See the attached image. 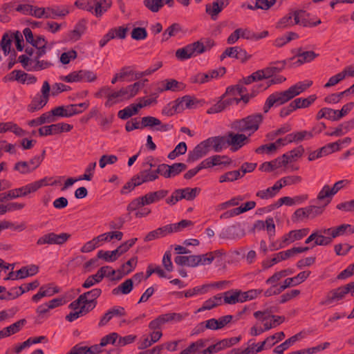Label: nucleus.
Returning a JSON list of instances; mask_svg holds the SVG:
<instances>
[{
  "mask_svg": "<svg viewBox=\"0 0 354 354\" xmlns=\"http://www.w3.org/2000/svg\"><path fill=\"white\" fill-rule=\"evenodd\" d=\"M57 124L45 126L39 129L38 132L40 136H47L53 134H58Z\"/></svg>",
  "mask_w": 354,
  "mask_h": 354,
  "instance_id": "obj_57",
  "label": "nucleus"
},
{
  "mask_svg": "<svg viewBox=\"0 0 354 354\" xmlns=\"http://www.w3.org/2000/svg\"><path fill=\"white\" fill-rule=\"evenodd\" d=\"M265 75L262 70H258L254 72L250 75L243 78V82L245 84H250L256 81H260L265 79Z\"/></svg>",
  "mask_w": 354,
  "mask_h": 354,
  "instance_id": "obj_58",
  "label": "nucleus"
},
{
  "mask_svg": "<svg viewBox=\"0 0 354 354\" xmlns=\"http://www.w3.org/2000/svg\"><path fill=\"white\" fill-rule=\"evenodd\" d=\"M25 292L23 289H1V300L2 299H12Z\"/></svg>",
  "mask_w": 354,
  "mask_h": 354,
  "instance_id": "obj_48",
  "label": "nucleus"
},
{
  "mask_svg": "<svg viewBox=\"0 0 354 354\" xmlns=\"http://www.w3.org/2000/svg\"><path fill=\"white\" fill-rule=\"evenodd\" d=\"M180 104V102L177 99L169 103L162 109V114L166 116H172L177 113L182 112V106Z\"/></svg>",
  "mask_w": 354,
  "mask_h": 354,
  "instance_id": "obj_34",
  "label": "nucleus"
},
{
  "mask_svg": "<svg viewBox=\"0 0 354 354\" xmlns=\"http://www.w3.org/2000/svg\"><path fill=\"white\" fill-rule=\"evenodd\" d=\"M160 84L164 86V88H158L157 91L159 93L167 91L176 92L183 91L185 88V85L183 82H178L174 79H167L160 82Z\"/></svg>",
  "mask_w": 354,
  "mask_h": 354,
  "instance_id": "obj_19",
  "label": "nucleus"
},
{
  "mask_svg": "<svg viewBox=\"0 0 354 354\" xmlns=\"http://www.w3.org/2000/svg\"><path fill=\"white\" fill-rule=\"evenodd\" d=\"M221 304H223V296L221 295H218L214 296L213 298L207 300L199 310H210L216 306L221 305Z\"/></svg>",
  "mask_w": 354,
  "mask_h": 354,
  "instance_id": "obj_47",
  "label": "nucleus"
},
{
  "mask_svg": "<svg viewBox=\"0 0 354 354\" xmlns=\"http://www.w3.org/2000/svg\"><path fill=\"white\" fill-rule=\"evenodd\" d=\"M182 31L181 26L178 23L172 24L162 34V41H167L169 38L176 36Z\"/></svg>",
  "mask_w": 354,
  "mask_h": 354,
  "instance_id": "obj_40",
  "label": "nucleus"
},
{
  "mask_svg": "<svg viewBox=\"0 0 354 354\" xmlns=\"http://www.w3.org/2000/svg\"><path fill=\"white\" fill-rule=\"evenodd\" d=\"M279 160V159L275 158L272 161L265 162L261 165L259 169L266 172H271L281 167Z\"/></svg>",
  "mask_w": 354,
  "mask_h": 354,
  "instance_id": "obj_52",
  "label": "nucleus"
},
{
  "mask_svg": "<svg viewBox=\"0 0 354 354\" xmlns=\"http://www.w3.org/2000/svg\"><path fill=\"white\" fill-rule=\"evenodd\" d=\"M167 168L168 171L166 174L168 176V177L172 178L185 171L187 169V165L185 163L178 162L169 165Z\"/></svg>",
  "mask_w": 354,
  "mask_h": 354,
  "instance_id": "obj_42",
  "label": "nucleus"
},
{
  "mask_svg": "<svg viewBox=\"0 0 354 354\" xmlns=\"http://www.w3.org/2000/svg\"><path fill=\"white\" fill-rule=\"evenodd\" d=\"M223 10V8L215 0L212 4H207L205 11L211 16L212 19H216L217 15Z\"/></svg>",
  "mask_w": 354,
  "mask_h": 354,
  "instance_id": "obj_50",
  "label": "nucleus"
},
{
  "mask_svg": "<svg viewBox=\"0 0 354 354\" xmlns=\"http://www.w3.org/2000/svg\"><path fill=\"white\" fill-rule=\"evenodd\" d=\"M138 108L136 104H131L124 109L120 110L118 113V116L122 120H127L138 113Z\"/></svg>",
  "mask_w": 354,
  "mask_h": 354,
  "instance_id": "obj_38",
  "label": "nucleus"
},
{
  "mask_svg": "<svg viewBox=\"0 0 354 354\" xmlns=\"http://www.w3.org/2000/svg\"><path fill=\"white\" fill-rule=\"evenodd\" d=\"M310 274V271H303L299 272L296 277L287 278L285 279L283 284L280 288H290V286H296L306 279Z\"/></svg>",
  "mask_w": 354,
  "mask_h": 354,
  "instance_id": "obj_23",
  "label": "nucleus"
},
{
  "mask_svg": "<svg viewBox=\"0 0 354 354\" xmlns=\"http://www.w3.org/2000/svg\"><path fill=\"white\" fill-rule=\"evenodd\" d=\"M349 290L350 289H333L328 293L324 304L331 306L336 305L348 294Z\"/></svg>",
  "mask_w": 354,
  "mask_h": 354,
  "instance_id": "obj_16",
  "label": "nucleus"
},
{
  "mask_svg": "<svg viewBox=\"0 0 354 354\" xmlns=\"http://www.w3.org/2000/svg\"><path fill=\"white\" fill-rule=\"evenodd\" d=\"M292 257V254L290 250H288L286 251H282L275 254V257H273L270 261V264L268 267H270L281 261L286 260L289 257Z\"/></svg>",
  "mask_w": 354,
  "mask_h": 354,
  "instance_id": "obj_60",
  "label": "nucleus"
},
{
  "mask_svg": "<svg viewBox=\"0 0 354 354\" xmlns=\"http://www.w3.org/2000/svg\"><path fill=\"white\" fill-rule=\"evenodd\" d=\"M70 308L72 309L73 311L70 313L66 317V320L70 322L76 320L80 317L88 313L81 305L73 307L71 303L70 304Z\"/></svg>",
  "mask_w": 354,
  "mask_h": 354,
  "instance_id": "obj_39",
  "label": "nucleus"
},
{
  "mask_svg": "<svg viewBox=\"0 0 354 354\" xmlns=\"http://www.w3.org/2000/svg\"><path fill=\"white\" fill-rule=\"evenodd\" d=\"M312 84L313 81L306 80L304 82H299L289 87L288 89L289 90L290 94L294 98L295 97L299 95L300 93H303L309 87H310Z\"/></svg>",
  "mask_w": 354,
  "mask_h": 354,
  "instance_id": "obj_30",
  "label": "nucleus"
},
{
  "mask_svg": "<svg viewBox=\"0 0 354 354\" xmlns=\"http://www.w3.org/2000/svg\"><path fill=\"white\" fill-rule=\"evenodd\" d=\"M25 323H26L25 319H21L11 325H10L9 326H7V327L4 328L3 329H1V338L9 337L11 335L17 333L21 328V327L24 325Z\"/></svg>",
  "mask_w": 354,
  "mask_h": 354,
  "instance_id": "obj_36",
  "label": "nucleus"
},
{
  "mask_svg": "<svg viewBox=\"0 0 354 354\" xmlns=\"http://www.w3.org/2000/svg\"><path fill=\"white\" fill-rule=\"evenodd\" d=\"M334 195H335V194L330 186L325 185L318 193L317 200L320 202L324 201V205L323 206L325 207L330 203Z\"/></svg>",
  "mask_w": 354,
  "mask_h": 354,
  "instance_id": "obj_26",
  "label": "nucleus"
},
{
  "mask_svg": "<svg viewBox=\"0 0 354 354\" xmlns=\"http://www.w3.org/2000/svg\"><path fill=\"white\" fill-rule=\"evenodd\" d=\"M100 293V289H91L90 291L80 295L77 300L72 302V306L81 305L87 312H89L95 306V301Z\"/></svg>",
  "mask_w": 354,
  "mask_h": 354,
  "instance_id": "obj_8",
  "label": "nucleus"
},
{
  "mask_svg": "<svg viewBox=\"0 0 354 354\" xmlns=\"http://www.w3.org/2000/svg\"><path fill=\"white\" fill-rule=\"evenodd\" d=\"M288 62L287 59H285V60H283L281 62H276L274 64L277 66H269V67H266L263 69H261L262 71L263 72V75H264L265 79H268V78L272 77L274 74L282 71L285 68Z\"/></svg>",
  "mask_w": 354,
  "mask_h": 354,
  "instance_id": "obj_28",
  "label": "nucleus"
},
{
  "mask_svg": "<svg viewBox=\"0 0 354 354\" xmlns=\"http://www.w3.org/2000/svg\"><path fill=\"white\" fill-rule=\"evenodd\" d=\"M319 56V54L313 50L305 51L304 53H299V59L290 64V67L301 66L305 63L313 61Z\"/></svg>",
  "mask_w": 354,
  "mask_h": 354,
  "instance_id": "obj_25",
  "label": "nucleus"
},
{
  "mask_svg": "<svg viewBox=\"0 0 354 354\" xmlns=\"http://www.w3.org/2000/svg\"><path fill=\"white\" fill-rule=\"evenodd\" d=\"M308 196L303 195L299 196H296L295 198H290L289 196H284L279 198L275 203L270 205L268 207V211H271L274 209L279 208L282 205H286L288 206L293 205L295 202L304 201L307 200Z\"/></svg>",
  "mask_w": 354,
  "mask_h": 354,
  "instance_id": "obj_18",
  "label": "nucleus"
},
{
  "mask_svg": "<svg viewBox=\"0 0 354 354\" xmlns=\"http://www.w3.org/2000/svg\"><path fill=\"white\" fill-rule=\"evenodd\" d=\"M12 132L17 136L22 137L26 135V131L12 122H1V133Z\"/></svg>",
  "mask_w": 354,
  "mask_h": 354,
  "instance_id": "obj_31",
  "label": "nucleus"
},
{
  "mask_svg": "<svg viewBox=\"0 0 354 354\" xmlns=\"http://www.w3.org/2000/svg\"><path fill=\"white\" fill-rule=\"evenodd\" d=\"M227 144L230 147V151L236 152L241 149L243 146L248 145L250 142L249 136L241 132L228 131L226 133Z\"/></svg>",
  "mask_w": 354,
  "mask_h": 354,
  "instance_id": "obj_9",
  "label": "nucleus"
},
{
  "mask_svg": "<svg viewBox=\"0 0 354 354\" xmlns=\"http://www.w3.org/2000/svg\"><path fill=\"white\" fill-rule=\"evenodd\" d=\"M176 57L180 61L188 59L193 57L189 45L179 48L176 51Z\"/></svg>",
  "mask_w": 354,
  "mask_h": 354,
  "instance_id": "obj_51",
  "label": "nucleus"
},
{
  "mask_svg": "<svg viewBox=\"0 0 354 354\" xmlns=\"http://www.w3.org/2000/svg\"><path fill=\"white\" fill-rule=\"evenodd\" d=\"M308 231L309 230L308 228L292 230L283 236V242L288 243L289 240H290V242H293L296 240H300L307 235Z\"/></svg>",
  "mask_w": 354,
  "mask_h": 354,
  "instance_id": "obj_33",
  "label": "nucleus"
},
{
  "mask_svg": "<svg viewBox=\"0 0 354 354\" xmlns=\"http://www.w3.org/2000/svg\"><path fill=\"white\" fill-rule=\"evenodd\" d=\"M112 5L111 0H100L95 1V15L100 17L105 12H106Z\"/></svg>",
  "mask_w": 354,
  "mask_h": 354,
  "instance_id": "obj_35",
  "label": "nucleus"
},
{
  "mask_svg": "<svg viewBox=\"0 0 354 354\" xmlns=\"http://www.w3.org/2000/svg\"><path fill=\"white\" fill-rule=\"evenodd\" d=\"M201 188L199 187H185L180 189L181 194H183V199L187 201H193L201 192Z\"/></svg>",
  "mask_w": 354,
  "mask_h": 354,
  "instance_id": "obj_45",
  "label": "nucleus"
},
{
  "mask_svg": "<svg viewBox=\"0 0 354 354\" xmlns=\"http://www.w3.org/2000/svg\"><path fill=\"white\" fill-rule=\"evenodd\" d=\"M122 101L123 100H122L119 91L111 92L110 95H109V99H107L106 102H105V106L111 107L113 105Z\"/></svg>",
  "mask_w": 354,
  "mask_h": 354,
  "instance_id": "obj_62",
  "label": "nucleus"
},
{
  "mask_svg": "<svg viewBox=\"0 0 354 354\" xmlns=\"http://www.w3.org/2000/svg\"><path fill=\"white\" fill-rule=\"evenodd\" d=\"M141 127L149 128L157 131H167L174 128L172 124H162L157 118L153 116H145L141 118Z\"/></svg>",
  "mask_w": 354,
  "mask_h": 354,
  "instance_id": "obj_10",
  "label": "nucleus"
},
{
  "mask_svg": "<svg viewBox=\"0 0 354 354\" xmlns=\"http://www.w3.org/2000/svg\"><path fill=\"white\" fill-rule=\"evenodd\" d=\"M111 267L109 266L101 267L96 274L91 275L93 277V281L95 283L100 282L104 277H106L111 283L108 284V286H114L115 284V279H113V273H111Z\"/></svg>",
  "mask_w": 354,
  "mask_h": 354,
  "instance_id": "obj_20",
  "label": "nucleus"
},
{
  "mask_svg": "<svg viewBox=\"0 0 354 354\" xmlns=\"http://www.w3.org/2000/svg\"><path fill=\"white\" fill-rule=\"evenodd\" d=\"M274 313L275 308L269 307L254 312V317L262 325L263 330L268 331L276 328L286 319L284 317L274 315Z\"/></svg>",
  "mask_w": 354,
  "mask_h": 354,
  "instance_id": "obj_2",
  "label": "nucleus"
},
{
  "mask_svg": "<svg viewBox=\"0 0 354 354\" xmlns=\"http://www.w3.org/2000/svg\"><path fill=\"white\" fill-rule=\"evenodd\" d=\"M259 293V289H250L245 292L227 291L223 294V302L228 304L244 302L254 299Z\"/></svg>",
  "mask_w": 354,
  "mask_h": 354,
  "instance_id": "obj_4",
  "label": "nucleus"
},
{
  "mask_svg": "<svg viewBox=\"0 0 354 354\" xmlns=\"http://www.w3.org/2000/svg\"><path fill=\"white\" fill-rule=\"evenodd\" d=\"M209 146L208 145V142L207 140H203L198 145H197L194 149V151L198 153V155L201 158L204 156H205L209 151Z\"/></svg>",
  "mask_w": 354,
  "mask_h": 354,
  "instance_id": "obj_63",
  "label": "nucleus"
},
{
  "mask_svg": "<svg viewBox=\"0 0 354 354\" xmlns=\"http://www.w3.org/2000/svg\"><path fill=\"white\" fill-rule=\"evenodd\" d=\"M160 317L164 325L167 323L178 322L183 319V316L179 313H172L160 315Z\"/></svg>",
  "mask_w": 354,
  "mask_h": 354,
  "instance_id": "obj_49",
  "label": "nucleus"
},
{
  "mask_svg": "<svg viewBox=\"0 0 354 354\" xmlns=\"http://www.w3.org/2000/svg\"><path fill=\"white\" fill-rule=\"evenodd\" d=\"M177 100L180 102V104L182 106V111H183L185 108L194 109L197 107L198 104L201 103V101L190 95H185L183 97L177 98Z\"/></svg>",
  "mask_w": 354,
  "mask_h": 354,
  "instance_id": "obj_37",
  "label": "nucleus"
},
{
  "mask_svg": "<svg viewBox=\"0 0 354 354\" xmlns=\"http://www.w3.org/2000/svg\"><path fill=\"white\" fill-rule=\"evenodd\" d=\"M169 193L168 190L160 189L156 192H150L145 195L138 197L131 201L127 205V210L129 213L139 209L145 205L157 203L165 198Z\"/></svg>",
  "mask_w": 354,
  "mask_h": 354,
  "instance_id": "obj_3",
  "label": "nucleus"
},
{
  "mask_svg": "<svg viewBox=\"0 0 354 354\" xmlns=\"http://www.w3.org/2000/svg\"><path fill=\"white\" fill-rule=\"evenodd\" d=\"M50 86L48 81H44L41 89V95H36L28 106V111L34 113L41 109L48 102L50 95Z\"/></svg>",
  "mask_w": 354,
  "mask_h": 354,
  "instance_id": "obj_5",
  "label": "nucleus"
},
{
  "mask_svg": "<svg viewBox=\"0 0 354 354\" xmlns=\"http://www.w3.org/2000/svg\"><path fill=\"white\" fill-rule=\"evenodd\" d=\"M14 170L19 171L21 174H30L32 171L31 166L27 161H19L15 163Z\"/></svg>",
  "mask_w": 354,
  "mask_h": 354,
  "instance_id": "obj_54",
  "label": "nucleus"
},
{
  "mask_svg": "<svg viewBox=\"0 0 354 354\" xmlns=\"http://www.w3.org/2000/svg\"><path fill=\"white\" fill-rule=\"evenodd\" d=\"M131 36L135 40H143L147 37V31L145 28H134L131 31Z\"/></svg>",
  "mask_w": 354,
  "mask_h": 354,
  "instance_id": "obj_59",
  "label": "nucleus"
},
{
  "mask_svg": "<svg viewBox=\"0 0 354 354\" xmlns=\"http://www.w3.org/2000/svg\"><path fill=\"white\" fill-rule=\"evenodd\" d=\"M292 99L293 97L288 89L283 91L274 92L267 97L263 108V112L266 113L271 107L283 105Z\"/></svg>",
  "mask_w": 354,
  "mask_h": 354,
  "instance_id": "obj_6",
  "label": "nucleus"
},
{
  "mask_svg": "<svg viewBox=\"0 0 354 354\" xmlns=\"http://www.w3.org/2000/svg\"><path fill=\"white\" fill-rule=\"evenodd\" d=\"M59 79L66 82H82L81 70L73 71L66 76H61Z\"/></svg>",
  "mask_w": 354,
  "mask_h": 354,
  "instance_id": "obj_61",
  "label": "nucleus"
},
{
  "mask_svg": "<svg viewBox=\"0 0 354 354\" xmlns=\"http://www.w3.org/2000/svg\"><path fill=\"white\" fill-rule=\"evenodd\" d=\"M303 337V334L301 333H297L295 335H293L290 338L286 339L284 342L277 346L274 351L277 354H283L284 351L288 349L290 346L294 344L296 342L299 341Z\"/></svg>",
  "mask_w": 354,
  "mask_h": 354,
  "instance_id": "obj_32",
  "label": "nucleus"
},
{
  "mask_svg": "<svg viewBox=\"0 0 354 354\" xmlns=\"http://www.w3.org/2000/svg\"><path fill=\"white\" fill-rule=\"evenodd\" d=\"M25 206L24 203H19L16 202L8 203L7 204H1V214L8 212L21 209Z\"/></svg>",
  "mask_w": 354,
  "mask_h": 354,
  "instance_id": "obj_55",
  "label": "nucleus"
},
{
  "mask_svg": "<svg viewBox=\"0 0 354 354\" xmlns=\"http://www.w3.org/2000/svg\"><path fill=\"white\" fill-rule=\"evenodd\" d=\"M86 23L87 21L86 19H80L76 24L74 29L68 33L69 39L73 41H77L80 39L86 29Z\"/></svg>",
  "mask_w": 354,
  "mask_h": 354,
  "instance_id": "obj_24",
  "label": "nucleus"
},
{
  "mask_svg": "<svg viewBox=\"0 0 354 354\" xmlns=\"http://www.w3.org/2000/svg\"><path fill=\"white\" fill-rule=\"evenodd\" d=\"M128 30H129V29L127 27L118 26V27L111 28L108 32L111 35L113 36L111 37L112 39H124L127 37V33Z\"/></svg>",
  "mask_w": 354,
  "mask_h": 354,
  "instance_id": "obj_46",
  "label": "nucleus"
},
{
  "mask_svg": "<svg viewBox=\"0 0 354 354\" xmlns=\"http://www.w3.org/2000/svg\"><path fill=\"white\" fill-rule=\"evenodd\" d=\"M49 185L48 183V178H44L39 180L35 181L29 183L25 186L21 187L23 190L24 196H26L28 194L37 191L39 188L43 186Z\"/></svg>",
  "mask_w": 354,
  "mask_h": 354,
  "instance_id": "obj_29",
  "label": "nucleus"
},
{
  "mask_svg": "<svg viewBox=\"0 0 354 354\" xmlns=\"http://www.w3.org/2000/svg\"><path fill=\"white\" fill-rule=\"evenodd\" d=\"M321 232H323L324 234L331 236L333 239H335L346 233L349 234H353L354 227L350 224H342L337 227L324 229Z\"/></svg>",
  "mask_w": 354,
  "mask_h": 354,
  "instance_id": "obj_14",
  "label": "nucleus"
},
{
  "mask_svg": "<svg viewBox=\"0 0 354 354\" xmlns=\"http://www.w3.org/2000/svg\"><path fill=\"white\" fill-rule=\"evenodd\" d=\"M209 147L215 152H221L228 147L226 133L224 136H213L206 139Z\"/></svg>",
  "mask_w": 354,
  "mask_h": 354,
  "instance_id": "obj_15",
  "label": "nucleus"
},
{
  "mask_svg": "<svg viewBox=\"0 0 354 354\" xmlns=\"http://www.w3.org/2000/svg\"><path fill=\"white\" fill-rule=\"evenodd\" d=\"M40 58H30L27 55H20L18 62H20L24 69L28 71H39L50 68L53 66L50 62L40 60Z\"/></svg>",
  "mask_w": 354,
  "mask_h": 354,
  "instance_id": "obj_7",
  "label": "nucleus"
},
{
  "mask_svg": "<svg viewBox=\"0 0 354 354\" xmlns=\"http://www.w3.org/2000/svg\"><path fill=\"white\" fill-rule=\"evenodd\" d=\"M189 45L191 48V52L193 57L202 54L206 51V47L205 44L201 41H196Z\"/></svg>",
  "mask_w": 354,
  "mask_h": 354,
  "instance_id": "obj_56",
  "label": "nucleus"
},
{
  "mask_svg": "<svg viewBox=\"0 0 354 354\" xmlns=\"http://www.w3.org/2000/svg\"><path fill=\"white\" fill-rule=\"evenodd\" d=\"M70 237L71 234L65 232L59 234H57L54 232H50L39 238L37 241V244L62 245L66 243Z\"/></svg>",
  "mask_w": 354,
  "mask_h": 354,
  "instance_id": "obj_11",
  "label": "nucleus"
},
{
  "mask_svg": "<svg viewBox=\"0 0 354 354\" xmlns=\"http://www.w3.org/2000/svg\"><path fill=\"white\" fill-rule=\"evenodd\" d=\"M14 264H8L6 266V263L4 262L1 259V270L4 269V272H6L9 269V267H11L12 271L6 274V276L3 278L4 280H17V279H22L26 277H29L27 268L26 266L22 267L21 269L17 270V272H13L12 270L14 268Z\"/></svg>",
  "mask_w": 354,
  "mask_h": 354,
  "instance_id": "obj_13",
  "label": "nucleus"
},
{
  "mask_svg": "<svg viewBox=\"0 0 354 354\" xmlns=\"http://www.w3.org/2000/svg\"><path fill=\"white\" fill-rule=\"evenodd\" d=\"M263 119V117L261 113H254L242 119L235 120L230 124V127L237 132H248V136H250L259 129Z\"/></svg>",
  "mask_w": 354,
  "mask_h": 354,
  "instance_id": "obj_1",
  "label": "nucleus"
},
{
  "mask_svg": "<svg viewBox=\"0 0 354 354\" xmlns=\"http://www.w3.org/2000/svg\"><path fill=\"white\" fill-rule=\"evenodd\" d=\"M211 159L213 167L221 165H230L232 162V159L227 156L214 155L211 156Z\"/></svg>",
  "mask_w": 354,
  "mask_h": 354,
  "instance_id": "obj_53",
  "label": "nucleus"
},
{
  "mask_svg": "<svg viewBox=\"0 0 354 354\" xmlns=\"http://www.w3.org/2000/svg\"><path fill=\"white\" fill-rule=\"evenodd\" d=\"M255 345L254 343H251V340L248 342V346L243 350L240 349H233L231 351L232 354H257L255 351Z\"/></svg>",
  "mask_w": 354,
  "mask_h": 354,
  "instance_id": "obj_64",
  "label": "nucleus"
},
{
  "mask_svg": "<svg viewBox=\"0 0 354 354\" xmlns=\"http://www.w3.org/2000/svg\"><path fill=\"white\" fill-rule=\"evenodd\" d=\"M243 177V175L241 174L240 170H234L227 171L219 177V182L221 183L225 182H233L239 178Z\"/></svg>",
  "mask_w": 354,
  "mask_h": 354,
  "instance_id": "obj_43",
  "label": "nucleus"
},
{
  "mask_svg": "<svg viewBox=\"0 0 354 354\" xmlns=\"http://www.w3.org/2000/svg\"><path fill=\"white\" fill-rule=\"evenodd\" d=\"M82 110L76 109V106L69 104L67 106H59L53 109V113L57 117L69 118L74 115L80 114Z\"/></svg>",
  "mask_w": 354,
  "mask_h": 354,
  "instance_id": "obj_17",
  "label": "nucleus"
},
{
  "mask_svg": "<svg viewBox=\"0 0 354 354\" xmlns=\"http://www.w3.org/2000/svg\"><path fill=\"white\" fill-rule=\"evenodd\" d=\"M125 315V310L121 306H114L110 308L102 317L99 322L100 326L106 325L114 317H121Z\"/></svg>",
  "mask_w": 354,
  "mask_h": 354,
  "instance_id": "obj_21",
  "label": "nucleus"
},
{
  "mask_svg": "<svg viewBox=\"0 0 354 354\" xmlns=\"http://www.w3.org/2000/svg\"><path fill=\"white\" fill-rule=\"evenodd\" d=\"M12 41V35H10V32H5L1 37V49L3 51L4 54L8 55L9 53L11 55V44Z\"/></svg>",
  "mask_w": 354,
  "mask_h": 354,
  "instance_id": "obj_44",
  "label": "nucleus"
},
{
  "mask_svg": "<svg viewBox=\"0 0 354 354\" xmlns=\"http://www.w3.org/2000/svg\"><path fill=\"white\" fill-rule=\"evenodd\" d=\"M143 3L150 11L157 12L165 4H167L169 7H172L174 0H144Z\"/></svg>",
  "mask_w": 354,
  "mask_h": 354,
  "instance_id": "obj_22",
  "label": "nucleus"
},
{
  "mask_svg": "<svg viewBox=\"0 0 354 354\" xmlns=\"http://www.w3.org/2000/svg\"><path fill=\"white\" fill-rule=\"evenodd\" d=\"M46 19H57L58 17L63 18L69 13L67 8H60L59 6L47 7L46 8Z\"/></svg>",
  "mask_w": 354,
  "mask_h": 354,
  "instance_id": "obj_27",
  "label": "nucleus"
},
{
  "mask_svg": "<svg viewBox=\"0 0 354 354\" xmlns=\"http://www.w3.org/2000/svg\"><path fill=\"white\" fill-rule=\"evenodd\" d=\"M138 258L137 257H132L125 263L122 264L119 269L115 270L111 268V273H113V279H115V282L120 281L125 275L132 272L137 264Z\"/></svg>",
  "mask_w": 354,
  "mask_h": 354,
  "instance_id": "obj_12",
  "label": "nucleus"
},
{
  "mask_svg": "<svg viewBox=\"0 0 354 354\" xmlns=\"http://www.w3.org/2000/svg\"><path fill=\"white\" fill-rule=\"evenodd\" d=\"M206 346V342L203 339L193 342L189 347L181 351L180 354H192L199 352Z\"/></svg>",
  "mask_w": 354,
  "mask_h": 354,
  "instance_id": "obj_41",
  "label": "nucleus"
}]
</instances>
